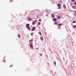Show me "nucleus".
Returning a JSON list of instances; mask_svg holds the SVG:
<instances>
[{
    "label": "nucleus",
    "mask_w": 76,
    "mask_h": 76,
    "mask_svg": "<svg viewBox=\"0 0 76 76\" xmlns=\"http://www.w3.org/2000/svg\"><path fill=\"white\" fill-rule=\"evenodd\" d=\"M54 24H55V25H57L58 24V23H57V22H55L54 23Z\"/></svg>",
    "instance_id": "obj_11"
},
{
    "label": "nucleus",
    "mask_w": 76,
    "mask_h": 76,
    "mask_svg": "<svg viewBox=\"0 0 76 76\" xmlns=\"http://www.w3.org/2000/svg\"><path fill=\"white\" fill-rule=\"evenodd\" d=\"M74 4L75 5H76V2H75V3H74Z\"/></svg>",
    "instance_id": "obj_22"
},
{
    "label": "nucleus",
    "mask_w": 76,
    "mask_h": 76,
    "mask_svg": "<svg viewBox=\"0 0 76 76\" xmlns=\"http://www.w3.org/2000/svg\"><path fill=\"white\" fill-rule=\"evenodd\" d=\"M31 36H32V35H34V33H31Z\"/></svg>",
    "instance_id": "obj_17"
},
{
    "label": "nucleus",
    "mask_w": 76,
    "mask_h": 76,
    "mask_svg": "<svg viewBox=\"0 0 76 76\" xmlns=\"http://www.w3.org/2000/svg\"><path fill=\"white\" fill-rule=\"evenodd\" d=\"M41 22H39L38 23L37 25H40V23Z\"/></svg>",
    "instance_id": "obj_19"
},
{
    "label": "nucleus",
    "mask_w": 76,
    "mask_h": 76,
    "mask_svg": "<svg viewBox=\"0 0 76 76\" xmlns=\"http://www.w3.org/2000/svg\"><path fill=\"white\" fill-rule=\"evenodd\" d=\"M39 34L40 35H42V34L41 32H39Z\"/></svg>",
    "instance_id": "obj_10"
},
{
    "label": "nucleus",
    "mask_w": 76,
    "mask_h": 76,
    "mask_svg": "<svg viewBox=\"0 0 76 76\" xmlns=\"http://www.w3.org/2000/svg\"><path fill=\"white\" fill-rule=\"evenodd\" d=\"M58 28H60V26H58Z\"/></svg>",
    "instance_id": "obj_26"
},
{
    "label": "nucleus",
    "mask_w": 76,
    "mask_h": 76,
    "mask_svg": "<svg viewBox=\"0 0 76 76\" xmlns=\"http://www.w3.org/2000/svg\"><path fill=\"white\" fill-rule=\"evenodd\" d=\"M31 42V40H30V41H29V42Z\"/></svg>",
    "instance_id": "obj_32"
},
{
    "label": "nucleus",
    "mask_w": 76,
    "mask_h": 76,
    "mask_svg": "<svg viewBox=\"0 0 76 76\" xmlns=\"http://www.w3.org/2000/svg\"><path fill=\"white\" fill-rule=\"evenodd\" d=\"M61 25H62L61 24H58V25L59 26H61Z\"/></svg>",
    "instance_id": "obj_15"
},
{
    "label": "nucleus",
    "mask_w": 76,
    "mask_h": 76,
    "mask_svg": "<svg viewBox=\"0 0 76 76\" xmlns=\"http://www.w3.org/2000/svg\"><path fill=\"white\" fill-rule=\"evenodd\" d=\"M51 17H52L53 18H55V16H54V15L53 14L52 15Z\"/></svg>",
    "instance_id": "obj_5"
},
{
    "label": "nucleus",
    "mask_w": 76,
    "mask_h": 76,
    "mask_svg": "<svg viewBox=\"0 0 76 76\" xmlns=\"http://www.w3.org/2000/svg\"><path fill=\"white\" fill-rule=\"evenodd\" d=\"M12 67V65H10V67Z\"/></svg>",
    "instance_id": "obj_28"
},
{
    "label": "nucleus",
    "mask_w": 76,
    "mask_h": 76,
    "mask_svg": "<svg viewBox=\"0 0 76 76\" xmlns=\"http://www.w3.org/2000/svg\"><path fill=\"white\" fill-rule=\"evenodd\" d=\"M72 1L74 2L75 1V0H72Z\"/></svg>",
    "instance_id": "obj_20"
},
{
    "label": "nucleus",
    "mask_w": 76,
    "mask_h": 76,
    "mask_svg": "<svg viewBox=\"0 0 76 76\" xmlns=\"http://www.w3.org/2000/svg\"><path fill=\"white\" fill-rule=\"evenodd\" d=\"M35 23V21H33L32 23V25L34 26V24Z\"/></svg>",
    "instance_id": "obj_7"
},
{
    "label": "nucleus",
    "mask_w": 76,
    "mask_h": 76,
    "mask_svg": "<svg viewBox=\"0 0 76 76\" xmlns=\"http://www.w3.org/2000/svg\"><path fill=\"white\" fill-rule=\"evenodd\" d=\"M39 22H41V19H39Z\"/></svg>",
    "instance_id": "obj_21"
},
{
    "label": "nucleus",
    "mask_w": 76,
    "mask_h": 76,
    "mask_svg": "<svg viewBox=\"0 0 76 76\" xmlns=\"http://www.w3.org/2000/svg\"><path fill=\"white\" fill-rule=\"evenodd\" d=\"M74 12H76V11H75Z\"/></svg>",
    "instance_id": "obj_31"
},
{
    "label": "nucleus",
    "mask_w": 76,
    "mask_h": 76,
    "mask_svg": "<svg viewBox=\"0 0 76 76\" xmlns=\"http://www.w3.org/2000/svg\"><path fill=\"white\" fill-rule=\"evenodd\" d=\"M34 22H37V20H35Z\"/></svg>",
    "instance_id": "obj_25"
},
{
    "label": "nucleus",
    "mask_w": 76,
    "mask_h": 76,
    "mask_svg": "<svg viewBox=\"0 0 76 76\" xmlns=\"http://www.w3.org/2000/svg\"><path fill=\"white\" fill-rule=\"evenodd\" d=\"M18 36L19 38H20V34H18Z\"/></svg>",
    "instance_id": "obj_18"
},
{
    "label": "nucleus",
    "mask_w": 76,
    "mask_h": 76,
    "mask_svg": "<svg viewBox=\"0 0 76 76\" xmlns=\"http://www.w3.org/2000/svg\"><path fill=\"white\" fill-rule=\"evenodd\" d=\"M26 26L27 27V29H28L29 30V29H30V27H29V24H27L26 25Z\"/></svg>",
    "instance_id": "obj_2"
},
{
    "label": "nucleus",
    "mask_w": 76,
    "mask_h": 76,
    "mask_svg": "<svg viewBox=\"0 0 76 76\" xmlns=\"http://www.w3.org/2000/svg\"><path fill=\"white\" fill-rule=\"evenodd\" d=\"M72 7L74 9H75V7L74 6H72Z\"/></svg>",
    "instance_id": "obj_12"
},
{
    "label": "nucleus",
    "mask_w": 76,
    "mask_h": 76,
    "mask_svg": "<svg viewBox=\"0 0 76 76\" xmlns=\"http://www.w3.org/2000/svg\"><path fill=\"white\" fill-rule=\"evenodd\" d=\"M63 7H64V9H65V8H66V5H64Z\"/></svg>",
    "instance_id": "obj_13"
},
{
    "label": "nucleus",
    "mask_w": 76,
    "mask_h": 76,
    "mask_svg": "<svg viewBox=\"0 0 76 76\" xmlns=\"http://www.w3.org/2000/svg\"><path fill=\"white\" fill-rule=\"evenodd\" d=\"M32 20V19L31 18H28V20L29 21H30V20Z\"/></svg>",
    "instance_id": "obj_8"
},
{
    "label": "nucleus",
    "mask_w": 76,
    "mask_h": 76,
    "mask_svg": "<svg viewBox=\"0 0 76 76\" xmlns=\"http://www.w3.org/2000/svg\"><path fill=\"white\" fill-rule=\"evenodd\" d=\"M35 28H36V27H33L32 29H31V31H35Z\"/></svg>",
    "instance_id": "obj_3"
},
{
    "label": "nucleus",
    "mask_w": 76,
    "mask_h": 76,
    "mask_svg": "<svg viewBox=\"0 0 76 76\" xmlns=\"http://www.w3.org/2000/svg\"><path fill=\"white\" fill-rule=\"evenodd\" d=\"M75 8H76V6H75Z\"/></svg>",
    "instance_id": "obj_33"
},
{
    "label": "nucleus",
    "mask_w": 76,
    "mask_h": 76,
    "mask_svg": "<svg viewBox=\"0 0 76 76\" xmlns=\"http://www.w3.org/2000/svg\"><path fill=\"white\" fill-rule=\"evenodd\" d=\"M71 4V5H73V4Z\"/></svg>",
    "instance_id": "obj_30"
},
{
    "label": "nucleus",
    "mask_w": 76,
    "mask_h": 76,
    "mask_svg": "<svg viewBox=\"0 0 76 76\" xmlns=\"http://www.w3.org/2000/svg\"><path fill=\"white\" fill-rule=\"evenodd\" d=\"M53 21H56V20H57V18H53Z\"/></svg>",
    "instance_id": "obj_9"
},
{
    "label": "nucleus",
    "mask_w": 76,
    "mask_h": 76,
    "mask_svg": "<svg viewBox=\"0 0 76 76\" xmlns=\"http://www.w3.org/2000/svg\"><path fill=\"white\" fill-rule=\"evenodd\" d=\"M39 55H40V56H42V54H41L40 53L39 54Z\"/></svg>",
    "instance_id": "obj_27"
},
{
    "label": "nucleus",
    "mask_w": 76,
    "mask_h": 76,
    "mask_svg": "<svg viewBox=\"0 0 76 76\" xmlns=\"http://www.w3.org/2000/svg\"><path fill=\"white\" fill-rule=\"evenodd\" d=\"M31 41H32H32H33V39H32L31 40H30Z\"/></svg>",
    "instance_id": "obj_23"
},
{
    "label": "nucleus",
    "mask_w": 76,
    "mask_h": 76,
    "mask_svg": "<svg viewBox=\"0 0 76 76\" xmlns=\"http://www.w3.org/2000/svg\"><path fill=\"white\" fill-rule=\"evenodd\" d=\"M54 64L55 65L56 64V62H54Z\"/></svg>",
    "instance_id": "obj_24"
},
{
    "label": "nucleus",
    "mask_w": 76,
    "mask_h": 76,
    "mask_svg": "<svg viewBox=\"0 0 76 76\" xmlns=\"http://www.w3.org/2000/svg\"><path fill=\"white\" fill-rule=\"evenodd\" d=\"M62 3V1H60L59 2H58V4H59L57 5V6H58V9H61V4Z\"/></svg>",
    "instance_id": "obj_1"
},
{
    "label": "nucleus",
    "mask_w": 76,
    "mask_h": 76,
    "mask_svg": "<svg viewBox=\"0 0 76 76\" xmlns=\"http://www.w3.org/2000/svg\"><path fill=\"white\" fill-rule=\"evenodd\" d=\"M73 28H76V26L75 25H74L73 26Z\"/></svg>",
    "instance_id": "obj_14"
},
{
    "label": "nucleus",
    "mask_w": 76,
    "mask_h": 76,
    "mask_svg": "<svg viewBox=\"0 0 76 76\" xmlns=\"http://www.w3.org/2000/svg\"><path fill=\"white\" fill-rule=\"evenodd\" d=\"M46 16H48V15L47 14V15Z\"/></svg>",
    "instance_id": "obj_29"
},
{
    "label": "nucleus",
    "mask_w": 76,
    "mask_h": 76,
    "mask_svg": "<svg viewBox=\"0 0 76 76\" xmlns=\"http://www.w3.org/2000/svg\"><path fill=\"white\" fill-rule=\"evenodd\" d=\"M40 40L41 41H43V37H40Z\"/></svg>",
    "instance_id": "obj_6"
},
{
    "label": "nucleus",
    "mask_w": 76,
    "mask_h": 76,
    "mask_svg": "<svg viewBox=\"0 0 76 76\" xmlns=\"http://www.w3.org/2000/svg\"><path fill=\"white\" fill-rule=\"evenodd\" d=\"M30 47H31V48H33V45H32V43H31L30 44Z\"/></svg>",
    "instance_id": "obj_4"
},
{
    "label": "nucleus",
    "mask_w": 76,
    "mask_h": 76,
    "mask_svg": "<svg viewBox=\"0 0 76 76\" xmlns=\"http://www.w3.org/2000/svg\"><path fill=\"white\" fill-rule=\"evenodd\" d=\"M72 23H76V21H74Z\"/></svg>",
    "instance_id": "obj_16"
}]
</instances>
